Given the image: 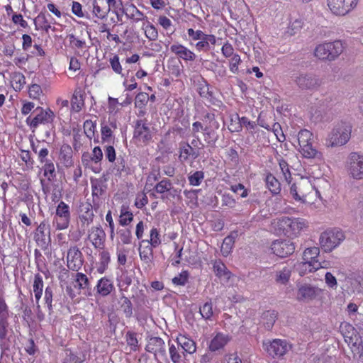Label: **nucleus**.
<instances>
[{
    "instance_id": "nucleus-1",
    "label": "nucleus",
    "mask_w": 363,
    "mask_h": 363,
    "mask_svg": "<svg viewBox=\"0 0 363 363\" xmlns=\"http://www.w3.org/2000/svg\"><path fill=\"white\" fill-rule=\"evenodd\" d=\"M290 194L297 201L303 203H313L314 196L319 195V191L312 185L310 180L301 178L291 184Z\"/></svg>"
},
{
    "instance_id": "nucleus-2",
    "label": "nucleus",
    "mask_w": 363,
    "mask_h": 363,
    "mask_svg": "<svg viewBox=\"0 0 363 363\" xmlns=\"http://www.w3.org/2000/svg\"><path fill=\"white\" fill-rule=\"evenodd\" d=\"M345 239L344 233L341 230L334 228L327 230L320 234L319 244L324 252H329L337 247Z\"/></svg>"
},
{
    "instance_id": "nucleus-3",
    "label": "nucleus",
    "mask_w": 363,
    "mask_h": 363,
    "mask_svg": "<svg viewBox=\"0 0 363 363\" xmlns=\"http://www.w3.org/2000/svg\"><path fill=\"white\" fill-rule=\"evenodd\" d=\"M343 45L340 40L325 43L318 45L315 50V55L323 60H335L342 52Z\"/></svg>"
},
{
    "instance_id": "nucleus-4",
    "label": "nucleus",
    "mask_w": 363,
    "mask_h": 363,
    "mask_svg": "<svg viewBox=\"0 0 363 363\" xmlns=\"http://www.w3.org/2000/svg\"><path fill=\"white\" fill-rule=\"evenodd\" d=\"M301 91H315L323 84V79L313 72H302L294 79Z\"/></svg>"
},
{
    "instance_id": "nucleus-5",
    "label": "nucleus",
    "mask_w": 363,
    "mask_h": 363,
    "mask_svg": "<svg viewBox=\"0 0 363 363\" xmlns=\"http://www.w3.org/2000/svg\"><path fill=\"white\" fill-rule=\"evenodd\" d=\"M344 327L347 329L348 334H345L344 337L345 341L350 345L352 352L354 357L361 358L363 357V337L358 334H352L349 335L351 330H354V328L348 323H345ZM340 329L343 330V324L340 325Z\"/></svg>"
},
{
    "instance_id": "nucleus-6",
    "label": "nucleus",
    "mask_w": 363,
    "mask_h": 363,
    "mask_svg": "<svg viewBox=\"0 0 363 363\" xmlns=\"http://www.w3.org/2000/svg\"><path fill=\"white\" fill-rule=\"evenodd\" d=\"M350 128L344 124L339 125L331 133L328 140V146H340L345 145L350 138Z\"/></svg>"
},
{
    "instance_id": "nucleus-7",
    "label": "nucleus",
    "mask_w": 363,
    "mask_h": 363,
    "mask_svg": "<svg viewBox=\"0 0 363 363\" xmlns=\"http://www.w3.org/2000/svg\"><path fill=\"white\" fill-rule=\"evenodd\" d=\"M34 239L43 250H46L51 243L50 226L48 221L43 220L37 228Z\"/></svg>"
},
{
    "instance_id": "nucleus-8",
    "label": "nucleus",
    "mask_w": 363,
    "mask_h": 363,
    "mask_svg": "<svg viewBox=\"0 0 363 363\" xmlns=\"http://www.w3.org/2000/svg\"><path fill=\"white\" fill-rule=\"evenodd\" d=\"M358 0H328V6L333 13L345 16L356 6Z\"/></svg>"
},
{
    "instance_id": "nucleus-9",
    "label": "nucleus",
    "mask_w": 363,
    "mask_h": 363,
    "mask_svg": "<svg viewBox=\"0 0 363 363\" xmlns=\"http://www.w3.org/2000/svg\"><path fill=\"white\" fill-rule=\"evenodd\" d=\"M57 230H65L68 228L70 221L69 207L64 201H60L56 209L54 218Z\"/></svg>"
},
{
    "instance_id": "nucleus-10",
    "label": "nucleus",
    "mask_w": 363,
    "mask_h": 363,
    "mask_svg": "<svg viewBox=\"0 0 363 363\" xmlns=\"http://www.w3.org/2000/svg\"><path fill=\"white\" fill-rule=\"evenodd\" d=\"M349 174L355 179H363V155L356 152L350 154L348 162Z\"/></svg>"
},
{
    "instance_id": "nucleus-11",
    "label": "nucleus",
    "mask_w": 363,
    "mask_h": 363,
    "mask_svg": "<svg viewBox=\"0 0 363 363\" xmlns=\"http://www.w3.org/2000/svg\"><path fill=\"white\" fill-rule=\"evenodd\" d=\"M266 345L267 353L273 357H282L291 349V345L286 340L275 339Z\"/></svg>"
},
{
    "instance_id": "nucleus-12",
    "label": "nucleus",
    "mask_w": 363,
    "mask_h": 363,
    "mask_svg": "<svg viewBox=\"0 0 363 363\" xmlns=\"http://www.w3.org/2000/svg\"><path fill=\"white\" fill-rule=\"evenodd\" d=\"M274 254L280 257H286L292 255L295 250L293 242L289 240H275L271 245Z\"/></svg>"
},
{
    "instance_id": "nucleus-13",
    "label": "nucleus",
    "mask_w": 363,
    "mask_h": 363,
    "mask_svg": "<svg viewBox=\"0 0 363 363\" xmlns=\"http://www.w3.org/2000/svg\"><path fill=\"white\" fill-rule=\"evenodd\" d=\"M82 253L77 246L71 247L67 251V266L72 271H79L83 265Z\"/></svg>"
},
{
    "instance_id": "nucleus-14",
    "label": "nucleus",
    "mask_w": 363,
    "mask_h": 363,
    "mask_svg": "<svg viewBox=\"0 0 363 363\" xmlns=\"http://www.w3.org/2000/svg\"><path fill=\"white\" fill-rule=\"evenodd\" d=\"M133 138L145 144L152 140V135L146 120H138L135 122Z\"/></svg>"
},
{
    "instance_id": "nucleus-15",
    "label": "nucleus",
    "mask_w": 363,
    "mask_h": 363,
    "mask_svg": "<svg viewBox=\"0 0 363 363\" xmlns=\"http://www.w3.org/2000/svg\"><path fill=\"white\" fill-rule=\"evenodd\" d=\"M34 112L36 115L30 123V128H35L40 123H51L53 120L54 113L50 109L44 111L43 108L37 107Z\"/></svg>"
},
{
    "instance_id": "nucleus-16",
    "label": "nucleus",
    "mask_w": 363,
    "mask_h": 363,
    "mask_svg": "<svg viewBox=\"0 0 363 363\" xmlns=\"http://www.w3.org/2000/svg\"><path fill=\"white\" fill-rule=\"evenodd\" d=\"M280 221L281 225L284 228H288L294 235H297L308 225V222L306 220L299 218L283 217Z\"/></svg>"
},
{
    "instance_id": "nucleus-17",
    "label": "nucleus",
    "mask_w": 363,
    "mask_h": 363,
    "mask_svg": "<svg viewBox=\"0 0 363 363\" xmlns=\"http://www.w3.org/2000/svg\"><path fill=\"white\" fill-rule=\"evenodd\" d=\"M318 294V289L311 284H303L298 286L296 298L299 301H308L314 299Z\"/></svg>"
},
{
    "instance_id": "nucleus-18",
    "label": "nucleus",
    "mask_w": 363,
    "mask_h": 363,
    "mask_svg": "<svg viewBox=\"0 0 363 363\" xmlns=\"http://www.w3.org/2000/svg\"><path fill=\"white\" fill-rule=\"evenodd\" d=\"M79 219L82 226H87L93 222L94 214L93 206L90 203H82L79 206Z\"/></svg>"
},
{
    "instance_id": "nucleus-19",
    "label": "nucleus",
    "mask_w": 363,
    "mask_h": 363,
    "mask_svg": "<svg viewBox=\"0 0 363 363\" xmlns=\"http://www.w3.org/2000/svg\"><path fill=\"white\" fill-rule=\"evenodd\" d=\"M145 350L148 352L153 353L155 355L157 353L164 355L166 352L164 348V342L160 337H152L148 340L145 347Z\"/></svg>"
},
{
    "instance_id": "nucleus-20",
    "label": "nucleus",
    "mask_w": 363,
    "mask_h": 363,
    "mask_svg": "<svg viewBox=\"0 0 363 363\" xmlns=\"http://www.w3.org/2000/svg\"><path fill=\"white\" fill-rule=\"evenodd\" d=\"M170 50L184 60L194 61L196 59L195 54L181 44L172 45Z\"/></svg>"
},
{
    "instance_id": "nucleus-21",
    "label": "nucleus",
    "mask_w": 363,
    "mask_h": 363,
    "mask_svg": "<svg viewBox=\"0 0 363 363\" xmlns=\"http://www.w3.org/2000/svg\"><path fill=\"white\" fill-rule=\"evenodd\" d=\"M93 12L99 18H104L110 12L107 0H94Z\"/></svg>"
},
{
    "instance_id": "nucleus-22",
    "label": "nucleus",
    "mask_w": 363,
    "mask_h": 363,
    "mask_svg": "<svg viewBox=\"0 0 363 363\" xmlns=\"http://www.w3.org/2000/svg\"><path fill=\"white\" fill-rule=\"evenodd\" d=\"M93 236L92 244L96 248H103L104 244L105 233L100 227H92L91 235Z\"/></svg>"
},
{
    "instance_id": "nucleus-23",
    "label": "nucleus",
    "mask_w": 363,
    "mask_h": 363,
    "mask_svg": "<svg viewBox=\"0 0 363 363\" xmlns=\"http://www.w3.org/2000/svg\"><path fill=\"white\" fill-rule=\"evenodd\" d=\"M177 343L180 349L184 352L193 354L196 352V343L193 340L190 338L182 336L179 338H177Z\"/></svg>"
},
{
    "instance_id": "nucleus-24",
    "label": "nucleus",
    "mask_w": 363,
    "mask_h": 363,
    "mask_svg": "<svg viewBox=\"0 0 363 363\" xmlns=\"http://www.w3.org/2000/svg\"><path fill=\"white\" fill-rule=\"evenodd\" d=\"M114 289L111 280L107 278H101L96 285L97 293L102 296L108 295Z\"/></svg>"
},
{
    "instance_id": "nucleus-25",
    "label": "nucleus",
    "mask_w": 363,
    "mask_h": 363,
    "mask_svg": "<svg viewBox=\"0 0 363 363\" xmlns=\"http://www.w3.org/2000/svg\"><path fill=\"white\" fill-rule=\"evenodd\" d=\"M229 339L228 336L223 334H217L213 339L211 341L209 345V350L211 352L219 350L228 343Z\"/></svg>"
},
{
    "instance_id": "nucleus-26",
    "label": "nucleus",
    "mask_w": 363,
    "mask_h": 363,
    "mask_svg": "<svg viewBox=\"0 0 363 363\" xmlns=\"http://www.w3.org/2000/svg\"><path fill=\"white\" fill-rule=\"evenodd\" d=\"M60 159L67 167L73 164L72 150L69 145H64L61 147L60 151Z\"/></svg>"
},
{
    "instance_id": "nucleus-27",
    "label": "nucleus",
    "mask_w": 363,
    "mask_h": 363,
    "mask_svg": "<svg viewBox=\"0 0 363 363\" xmlns=\"http://www.w3.org/2000/svg\"><path fill=\"white\" fill-rule=\"evenodd\" d=\"M75 281L79 289L85 290L84 293L85 295H91V289L89 288V279L86 274L80 272L77 273Z\"/></svg>"
},
{
    "instance_id": "nucleus-28",
    "label": "nucleus",
    "mask_w": 363,
    "mask_h": 363,
    "mask_svg": "<svg viewBox=\"0 0 363 363\" xmlns=\"http://www.w3.org/2000/svg\"><path fill=\"white\" fill-rule=\"evenodd\" d=\"M154 247L150 244L146 246L140 245L139 254L140 259L147 264H150L153 259V248Z\"/></svg>"
},
{
    "instance_id": "nucleus-29",
    "label": "nucleus",
    "mask_w": 363,
    "mask_h": 363,
    "mask_svg": "<svg viewBox=\"0 0 363 363\" xmlns=\"http://www.w3.org/2000/svg\"><path fill=\"white\" fill-rule=\"evenodd\" d=\"M169 354L171 359L174 363H186L185 362V354L179 346L176 347L174 345L169 347Z\"/></svg>"
},
{
    "instance_id": "nucleus-30",
    "label": "nucleus",
    "mask_w": 363,
    "mask_h": 363,
    "mask_svg": "<svg viewBox=\"0 0 363 363\" xmlns=\"http://www.w3.org/2000/svg\"><path fill=\"white\" fill-rule=\"evenodd\" d=\"M213 270L216 275L219 278H223L228 280L230 278V272L227 269L225 265L221 262H215L213 264Z\"/></svg>"
},
{
    "instance_id": "nucleus-31",
    "label": "nucleus",
    "mask_w": 363,
    "mask_h": 363,
    "mask_svg": "<svg viewBox=\"0 0 363 363\" xmlns=\"http://www.w3.org/2000/svg\"><path fill=\"white\" fill-rule=\"evenodd\" d=\"M91 189L93 202L95 203V198L99 199L100 196H102L105 193L106 190V185H105L102 181H91Z\"/></svg>"
},
{
    "instance_id": "nucleus-32",
    "label": "nucleus",
    "mask_w": 363,
    "mask_h": 363,
    "mask_svg": "<svg viewBox=\"0 0 363 363\" xmlns=\"http://www.w3.org/2000/svg\"><path fill=\"white\" fill-rule=\"evenodd\" d=\"M320 253V249L317 247H309L305 250L303 254V265H311V262L317 258Z\"/></svg>"
},
{
    "instance_id": "nucleus-33",
    "label": "nucleus",
    "mask_w": 363,
    "mask_h": 363,
    "mask_svg": "<svg viewBox=\"0 0 363 363\" xmlns=\"http://www.w3.org/2000/svg\"><path fill=\"white\" fill-rule=\"evenodd\" d=\"M313 141L307 143L305 147H300V152L306 158H315L320 155V153L313 145Z\"/></svg>"
},
{
    "instance_id": "nucleus-34",
    "label": "nucleus",
    "mask_w": 363,
    "mask_h": 363,
    "mask_svg": "<svg viewBox=\"0 0 363 363\" xmlns=\"http://www.w3.org/2000/svg\"><path fill=\"white\" fill-rule=\"evenodd\" d=\"M266 184L269 190L273 194H278L281 191V184L279 182L272 174L266 177Z\"/></svg>"
},
{
    "instance_id": "nucleus-35",
    "label": "nucleus",
    "mask_w": 363,
    "mask_h": 363,
    "mask_svg": "<svg viewBox=\"0 0 363 363\" xmlns=\"http://www.w3.org/2000/svg\"><path fill=\"white\" fill-rule=\"evenodd\" d=\"M313 133L306 129L301 130L298 134V141L300 147H305L307 143L313 141Z\"/></svg>"
},
{
    "instance_id": "nucleus-36",
    "label": "nucleus",
    "mask_w": 363,
    "mask_h": 363,
    "mask_svg": "<svg viewBox=\"0 0 363 363\" xmlns=\"http://www.w3.org/2000/svg\"><path fill=\"white\" fill-rule=\"evenodd\" d=\"M291 270L287 267H284L282 269L276 272L275 280L277 283L286 284L290 278Z\"/></svg>"
},
{
    "instance_id": "nucleus-37",
    "label": "nucleus",
    "mask_w": 363,
    "mask_h": 363,
    "mask_svg": "<svg viewBox=\"0 0 363 363\" xmlns=\"http://www.w3.org/2000/svg\"><path fill=\"white\" fill-rule=\"evenodd\" d=\"M72 108L75 112H79L84 106L83 96L79 92L74 91L72 101H71Z\"/></svg>"
},
{
    "instance_id": "nucleus-38",
    "label": "nucleus",
    "mask_w": 363,
    "mask_h": 363,
    "mask_svg": "<svg viewBox=\"0 0 363 363\" xmlns=\"http://www.w3.org/2000/svg\"><path fill=\"white\" fill-rule=\"evenodd\" d=\"M234 242V238L232 236H227L224 238L220 248V251L223 256L226 257L230 254Z\"/></svg>"
},
{
    "instance_id": "nucleus-39",
    "label": "nucleus",
    "mask_w": 363,
    "mask_h": 363,
    "mask_svg": "<svg viewBox=\"0 0 363 363\" xmlns=\"http://www.w3.org/2000/svg\"><path fill=\"white\" fill-rule=\"evenodd\" d=\"M127 16L130 18H133L137 21H141L144 18V15L142 12H140L134 5H130L128 8L126 9V11L124 12Z\"/></svg>"
},
{
    "instance_id": "nucleus-40",
    "label": "nucleus",
    "mask_w": 363,
    "mask_h": 363,
    "mask_svg": "<svg viewBox=\"0 0 363 363\" xmlns=\"http://www.w3.org/2000/svg\"><path fill=\"white\" fill-rule=\"evenodd\" d=\"M277 316L275 311H267L263 313V319L265 320V327L269 330L274 325Z\"/></svg>"
},
{
    "instance_id": "nucleus-41",
    "label": "nucleus",
    "mask_w": 363,
    "mask_h": 363,
    "mask_svg": "<svg viewBox=\"0 0 363 363\" xmlns=\"http://www.w3.org/2000/svg\"><path fill=\"white\" fill-rule=\"evenodd\" d=\"M160 235L159 231L157 228H152L150 231V240H143L141 243L143 244H150L154 247L159 246L161 243Z\"/></svg>"
},
{
    "instance_id": "nucleus-42",
    "label": "nucleus",
    "mask_w": 363,
    "mask_h": 363,
    "mask_svg": "<svg viewBox=\"0 0 363 363\" xmlns=\"http://www.w3.org/2000/svg\"><path fill=\"white\" fill-rule=\"evenodd\" d=\"M44 163L45 164L43 167L44 175L48 177L49 181H52L56 176L54 163L51 160L46 161Z\"/></svg>"
},
{
    "instance_id": "nucleus-43",
    "label": "nucleus",
    "mask_w": 363,
    "mask_h": 363,
    "mask_svg": "<svg viewBox=\"0 0 363 363\" xmlns=\"http://www.w3.org/2000/svg\"><path fill=\"white\" fill-rule=\"evenodd\" d=\"M192 155L194 158H196L199 156V154L196 153L194 151V149L191 145L188 143H186L184 146L180 147V159H184V160H188L189 156Z\"/></svg>"
},
{
    "instance_id": "nucleus-44",
    "label": "nucleus",
    "mask_w": 363,
    "mask_h": 363,
    "mask_svg": "<svg viewBox=\"0 0 363 363\" xmlns=\"http://www.w3.org/2000/svg\"><path fill=\"white\" fill-rule=\"evenodd\" d=\"M172 184L169 179H164L159 183H157L155 186V191L159 194H163L165 191H168L172 189Z\"/></svg>"
},
{
    "instance_id": "nucleus-45",
    "label": "nucleus",
    "mask_w": 363,
    "mask_h": 363,
    "mask_svg": "<svg viewBox=\"0 0 363 363\" xmlns=\"http://www.w3.org/2000/svg\"><path fill=\"white\" fill-rule=\"evenodd\" d=\"M11 82L13 84L14 89L21 90L26 84V78L23 74L16 72L12 77Z\"/></svg>"
},
{
    "instance_id": "nucleus-46",
    "label": "nucleus",
    "mask_w": 363,
    "mask_h": 363,
    "mask_svg": "<svg viewBox=\"0 0 363 363\" xmlns=\"http://www.w3.org/2000/svg\"><path fill=\"white\" fill-rule=\"evenodd\" d=\"M123 303L121 307L127 318H130L133 315V305L131 301L125 296L121 298Z\"/></svg>"
},
{
    "instance_id": "nucleus-47",
    "label": "nucleus",
    "mask_w": 363,
    "mask_h": 363,
    "mask_svg": "<svg viewBox=\"0 0 363 363\" xmlns=\"http://www.w3.org/2000/svg\"><path fill=\"white\" fill-rule=\"evenodd\" d=\"M200 313L205 319H209L213 315V304L210 302L205 303L202 307H200Z\"/></svg>"
},
{
    "instance_id": "nucleus-48",
    "label": "nucleus",
    "mask_w": 363,
    "mask_h": 363,
    "mask_svg": "<svg viewBox=\"0 0 363 363\" xmlns=\"http://www.w3.org/2000/svg\"><path fill=\"white\" fill-rule=\"evenodd\" d=\"M204 177V173L202 171H196L193 174L189 175V181L191 185L198 186L201 184Z\"/></svg>"
},
{
    "instance_id": "nucleus-49",
    "label": "nucleus",
    "mask_w": 363,
    "mask_h": 363,
    "mask_svg": "<svg viewBox=\"0 0 363 363\" xmlns=\"http://www.w3.org/2000/svg\"><path fill=\"white\" fill-rule=\"evenodd\" d=\"M96 125L91 121L86 120L84 123V130L86 135L91 139L94 136Z\"/></svg>"
},
{
    "instance_id": "nucleus-50",
    "label": "nucleus",
    "mask_w": 363,
    "mask_h": 363,
    "mask_svg": "<svg viewBox=\"0 0 363 363\" xmlns=\"http://www.w3.org/2000/svg\"><path fill=\"white\" fill-rule=\"evenodd\" d=\"M119 237L123 244H130L131 242L132 234L128 228L121 229L118 231Z\"/></svg>"
},
{
    "instance_id": "nucleus-51",
    "label": "nucleus",
    "mask_w": 363,
    "mask_h": 363,
    "mask_svg": "<svg viewBox=\"0 0 363 363\" xmlns=\"http://www.w3.org/2000/svg\"><path fill=\"white\" fill-rule=\"evenodd\" d=\"M303 26V23L301 20H295L294 22H292L287 29V33L290 35H293L296 34L298 31H299Z\"/></svg>"
},
{
    "instance_id": "nucleus-52",
    "label": "nucleus",
    "mask_w": 363,
    "mask_h": 363,
    "mask_svg": "<svg viewBox=\"0 0 363 363\" xmlns=\"http://www.w3.org/2000/svg\"><path fill=\"white\" fill-rule=\"evenodd\" d=\"M108 4V8L109 11H111V9H113V12L116 14L118 16V18L119 19V13L118 12V9L121 10L122 13L125 12L124 9L122 7V2L119 0L117 1L116 0H107Z\"/></svg>"
},
{
    "instance_id": "nucleus-53",
    "label": "nucleus",
    "mask_w": 363,
    "mask_h": 363,
    "mask_svg": "<svg viewBox=\"0 0 363 363\" xmlns=\"http://www.w3.org/2000/svg\"><path fill=\"white\" fill-rule=\"evenodd\" d=\"M49 23L46 15L43 12H40L38 16L34 19V23L37 29H40L42 27Z\"/></svg>"
},
{
    "instance_id": "nucleus-54",
    "label": "nucleus",
    "mask_w": 363,
    "mask_h": 363,
    "mask_svg": "<svg viewBox=\"0 0 363 363\" xmlns=\"http://www.w3.org/2000/svg\"><path fill=\"white\" fill-rule=\"evenodd\" d=\"M8 317H0V340H4L6 336L7 327L9 325Z\"/></svg>"
},
{
    "instance_id": "nucleus-55",
    "label": "nucleus",
    "mask_w": 363,
    "mask_h": 363,
    "mask_svg": "<svg viewBox=\"0 0 363 363\" xmlns=\"http://www.w3.org/2000/svg\"><path fill=\"white\" fill-rule=\"evenodd\" d=\"M126 341L127 344L132 347V350H137L138 342L135 333L128 332L126 335Z\"/></svg>"
},
{
    "instance_id": "nucleus-56",
    "label": "nucleus",
    "mask_w": 363,
    "mask_h": 363,
    "mask_svg": "<svg viewBox=\"0 0 363 363\" xmlns=\"http://www.w3.org/2000/svg\"><path fill=\"white\" fill-rule=\"evenodd\" d=\"M28 93L30 97L33 99H38L40 94L43 93V91L40 85L37 84H33L29 87Z\"/></svg>"
},
{
    "instance_id": "nucleus-57",
    "label": "nucleus",
    "mask_w": 363,
    "mask_h": 363,
    "mask_svg": "<svg viewBox=\"0 0 363 363\" xmlns=\"http://www.w3.org/2000/svg\"><path fill=\"white\" fill-rule=\"evenodd\" d=\"M145 33L146 37L150 40H155L158 36L157 30L152 25L146 26L145 30Z\"/></svg>"
},
{
    "instance_id": "nucleus-58",
    "label": "nucleus",
    "mask_w": 363,
    "mask_h": 363,
    "mask_svg": "<svg viewBox=\"0 0 363 363\" xmlns=\"http://www.w3.org/2000/svg\"><path fill=\"white\" fill-rule=\"evenodd\" d=\"M188 279V273L187 272L184 271L180 273L177 277H175L172 279V282L174 284L179 285V286H184Z\"/></svg>"
},
{
    "instance_id": "nucleus-59",
    "label": "nucleus",
    "mask_w": 363,
    "mask_h": 363,
    "mask_svg": "<svg viewBox=\"0 0 363 363\" xmlns=\"http://www.w3.org/2000/svg\"><path fill=\"white\" fill-rule=\"evenodd\" d=\"M187 33L188 35L194 40H203L205 35L202 30H194L193 28H189L187 30Z\"/></svg>"
},
{
    "instance_id": "nucleus-60",
    "label": "nucleus",
    "mask_w": 363,
    "mask_h": 363,
    "mask_svg": "<svg viewBox=\"0 0 363 363\" xmlns=\"http://www.w3.org/2000/svg\"><path fill=\"white\" fill-rule=\"evenodd\" d=\"M45 303L48 305V308L49 309L50 313H51V312L52 311V288L50 286H48L45 289Z\"/></svg>"
},
{
    "instance_id": "nucleus-61",
    "label": "nucleus",
    "mask_w": 363,
    "mask_h": 363,
    "mask_svg": "<svg viewBox=\"0 0 363 363\" xmlns=\"http://www.w3.org/2000/svg\"><path fill=\"white\" fill-rule=\"evenodd\" d=\"M241 60L240 55L235 54L232 56L230 62V69L232 72L236 73L238 71V65L240 63Z\"/></svg>"
},
{
    "instance_id": "nucleus-62",
    "label": "nucleus",
    "mask_w": 363,
    "mask_h": 363,
    "mask_svg": "<svg viewBox=\"0 0 363 363\" xmlns=\"http://www.w3.org/2000/svg\"><path fill=\"white\" fill-rule=\"evenodd\" d=\"M110 63L113 70L117 74H121L122 67L119 62V57L118 55H114L110 59Z\"/></svg>"
},
{
    "instance_id": "nucleus-63",
    "label": "nucleus",
    "mask_w": 363,
    "mask_h": 363,
    "mask_svg": "<svg viewBox=\"0 0 363 363\" xmlns=\"http://www.w3.org/2000/svg\"><path fill=\"white\" fill-rule=\"evenodd\" d=\"M148 99V94L144 92H140L135 96V106L141 108L145 105Z\"/></svg>"
},
{
    "instance_id": "nucleus-64",
    "label": "nucleus",
    "mask_w": 363,
    "mask_h": 363,
    "mask_svg": "<svg viewBox=\"0 0 363 363\" xmlns=\"http://www.w3.org/2000/svg\"><path fill=\"white\" fill-rule=\"evenodd\" d=\"M63 363H83L80 359L71 352L69 353H66V357L64 359Z\"/></svg>"
}]
</instances>
